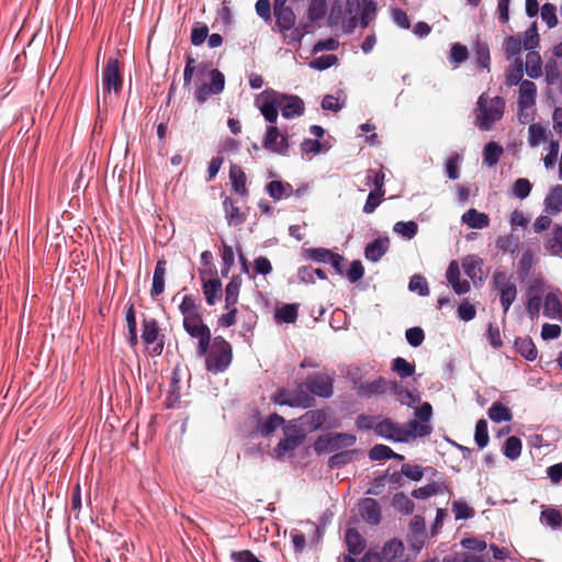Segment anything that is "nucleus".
Wrapping results in <instances>:
<instances>
[{"instance_id": "f257e3e1", "label": "nucleus", "mask_w": 562, "mask_h": 562, "mask_svg": "<svg viewBox=\"0 0 562 562\" xmlns=\"http://www.w3.org/2000/svg\"><path fill=\"white\" fill-rule=\"evenodd\" d=\"M179 311L183 316V328L191 338L198 340V356H205L212 340L211 329L203 322L201 314V305L192 295H184Z\"/></svg>"}, {"instance_id": "f03ea898", "label": "nucleus", "mask_w": 562, "mask_h": 562, "mask_svg": "<svg viewBox=\"0 0 562 562\" xmlns=\"http://www.w3.org/2000/svg\"><path fill=\"white\" fill-rule=\"evenodd\" d=\"M430 432L431 427L419 424L417 419L401 425L385 418L375 426V435L395 442H406L414 437H426Z\"/></svg>"}, {"instance_id": "7ed1b4c3", "label": "nucleus", "mask_w": 562, "mask_h": 562, "mask_svg": "<svg viewBox=\"0 0 562 562\" xmlns=\"http://www.w3.org/2000/svg\"><path fill=\"white\" fill-rule=\"evenodd\" d=\"M205 357V368L212 373L224 372L231 364L233 359V350L231 344L223 337L216 336Z\"/></svg>"}, {"instance_id": "20e7f679", "label": "nucleus", "mask_w": 562, "mask_h": 562, "mask_svg": "<svg viewBox=\"0 0 562 562\" xmlns=\"http://www.w3.org/2000/svg\"><path fill=\"white\" fill-rule=\"evenodd\" d=\"M505 100L502 97L488 98L482 93L477 100V126L482 131H487L492 125L499 121L504 115Z\"/></svg>"}, {"instance_id": "39448f33", "label": "nucleus", "mask_w": 562, "mask_h": 562, "mask_svg": "<svg viewBox=\"0 0 562 562\" xmlns=\"http://www.w3.org/2000/svg\"><path fill=\"white\" fill-rule=\"evenodd\" d=\"M493 288L497 291L504 314H507L510 305L517 297V285L512 277L505 271H495L492 281Z\"/></svg>"}, {"instance_id": "423d86ee", "label": "nucleus", "mask_w": 562, "mask_h": 562, "mask_svg": "<svg viewBox=\"0 0 562 562\" xmlns=\"http://www.w3.org/2000/svg\"><path fill=\"white\" fill-rule=\"evenodd\" d=\"M142 339L149 348L151 357L160 356L164 350V335L160 334V328L157 319L144 318L142 323Z\"/></svg>"}, {"instance_id": "0eeeda50", "label": "nucleus", "mask_w": 562, "mask_h": 562, "mask_svg": "<svg viewBox=\"0 0 562 562\" xmlns=\"http://www.w3.org/2000/svg\"><path fill=\"white\" fill-rule=\"evenodd\" d=\"M356 440V436L351 434H327L318 437V439L314 443V450L318 454L325 452H333L344 447L353 446Z\"/></svg>"}, {"instance_id": "6e6552de", "label": "nucleus", "mask_w": 562, "mask_h": 562, "mask_svg": "<svg viewBox=\"0 0 562 562\" xmlns=\"http://www.w3.org/2000/svg\"><path fill=\"white\" fill-rule=\"evenodd\" d=\"M123 78L120 70V61L116 58H109L102 71L103 97L113 91L119 94L122 90Z\"/></svg>"}, {"instance_id": "1a4fd4ad", "label": "nucleus", "mask_w": 562, "mask_h": 562, "mask_svg": "<svg viewBox=\"0 0 562 562\" xmlns=\"http://www.w3.org/2000/svg\"><path fill=\"white\" fill-rule=\"evenodd\" d=\"M272 402L278 405H288L290 407H310L313 398L303 390L279 389L271 397Z\"/></svg>"}, {"instance_id": "9d476101", "label": "nucleus", "mask_w": 562, "mask_h": 562, "mask_svg": "<svg viewBox=\"0 0 562 562\" xmlns=\"http://www.w3.org/2000/svg\"><path fill=\"white\" fill-rule=\"evenodd\" d=\"M392 381L383 376H375L372 380L356 381L355 389L360 397L371 398L373 396H383L390 392Z\"/></svg>"}, {"instance_id": "9b49d317", "label": "nucleus", "mask_w": 562, "mask_h": 562, "mask_svg": "<svg viewBox=\"0 0 562 562\" xmlns=\"http://www.w3.org/2000/svg\"><path fill=\"white\" fill-rule=\"evenodd\" d=\"M209 75L211 82L200 85L194 92L195 100L200 104L206 102L211 94H218L225 88V76L222 71L212 69Z\"/></svg>"}, {"instance_id": "f8f14e48", "label": "nucleus", "mask_w": 562, "mask_h": 562, "mask_svg": "<svg viewBox=\"0 0 562 562\" xmlns=\"http://www.w3.org/2000/svg\"><path fill=\"white\" fill-rule=\"evenodd\" d=\"M305 386L313 395L328 398L334 393V379L327 373H314L306 378Z\"/></svg>"}, {"instance_id": "ddd939ff", "label": "nucleus", "mask_w": 562, "mask_h": 562, "mask_svg": "<svg viewBox=\"0 0 562 562\" xmlns=\"http://www.w3.org/2000/svg\"><path fill=\"white\" fill-rule=\"evenodd\" d=\"M262 146L268 151L286 155L289 149V137L288 135L281 134L276 126H269L266 131Z\"/></svg>"}, {"instance_id": "4468645a", "label": "nucleus", "mask_w": 562, "mask_h": 562, "mask_svg": "<svg viewBox=\"0 0 562 562\" xmlns=\"http://www.w3.org/2000/svg\"><path fill=\"white\" fill-rule=\"evenodd\" d=\"M278 100L283 117L292 119L304 113V102L300 97L278 93Z\"/></svg>"}, {"instance_id": "2eb2a0df", "label": "nucleus", "mask_w": 562, "mask_h": 562, "mask_svg": "<svg viewBox=\"0 0 562 562\" xmlns=\"http://www.w3.org/2000/svg\"><path fill=\"white\" fill-rule=\"evenodd\" d=\"M305 436L300 434L296 428L293 432L285 430V438L281 439L274 448V454L277 459H282L288 452L295 450L304 440Z\"/></svg>"}, {"instance_id": "dca6fc26", "label": "nucleus", "mask_w": 562, "mask_h": 562, "mask_svg": "<svg viewBox=\"0 0 562 562\" xmlns=\"http://www.w3.org/2000/svg\"><path fill=\"white\" fill-rule=\"evenodd\" d=\"M359 514L369 525L376 526L381 521V508L379 503L373 498L367 497L360 501Z\"/></svg>"}, {"instance_id": "f3484780", "label": "nucleus", "mask_w": 562, "mask_h": 562, "mask_svg": "<svg viewBox=\"0 0 562 562\" xmlns=\"http://www.w3.org/2000/svg\"><path fill=\"white\" fill-rule=\"evenodd\" d=\"M228 177L233 191L243 198L248 196L247 176L243 168L235 164L231 165Z\"/></svg>"}, {"instance_id": "a211bd4d", "label": "nucleus", "mask_w": 562, "mask_h": 562, "mask_svg": "<svg viewBox=\"0 0 562 562\" xmlns=\"http://www.w3.org/2000/svg\"><path fill=\"white\" fill-rule=\"evenodd\" d=\"M202 291L207 305L213 306L222 300L223 288L218 278L205 280L202 278Z\"/></svg>"}, {"instance_id": "6ab92c4d", "label": "nucleus", "mask_w": 562, "mask_h": 562, "mask_svg": "<svg viewBox=\"0 0 562 562\" xmlns=\"http://www.w3.org/2000/svg\"><path fill=\"white\" fill-rule=\"evenodd\" d=\"M537 97V87L530 80H524L519 86L518 108L519 110L529 109L535 105Z\"/></svg>"}, {"instance_id": "aec40b11", "label": "nucleus", "mask_w": 562, "mask_h": 562, "mask_svg": "<svg viewBox=\"0 0 562 562\" xmlns=\"http://www.w3.org/2000/svg\"><path fill=\"white\" fill-rule=\"evenodd\" d=\"M166 274H167V260L165 258H160L155 267L153 274V284L150 290V295L156 297L164 293L165 283H166Z\"/></svg>"}, {"instance_id": "412c9836", "label": "nucleus", "mask_w": 562, "mask_h": 562, "mask_svg": "<svg viewBox=\"0 0 562 562\" xmlns=\"http://www.w3.org/2000/svg\"><path fill=\"white\" fill-rule=\"evenodd\" d=\"M445 492L451 493L449 484L434 481L425 486L415 488L412 492V496L417 499H427L434 495L443 494Z\"/></svg>"}, {"instance_id": "4be33fe9", "label": "nucleus", "mask_w": 562, "mask_h": 562, "mask_svg": "<svg viewBox=\"0 0 562 562\" xmlns=\"http://www.w3.org/2000/svg\"><path fill=\"white\" fill-rule=\"evenodd\" d=\"M544 212L557 215L562 212V184L554 186L544 199Z\"/></svg>"}, {"instance_id": "5701e85b", "label": "nucleus", "mask_w": 562, "mask_h": 562, "mask_svg": "<svg viewBox=\"0 0 562 562\" xmlns=\"http://www.w3.org/2000/svg\"><path fill=\"white\" fill-rule=\"evenodd\" d=\"M327 415L323 409L308 411L300 417L301 424L307 431L319 429L326 422Z\"/></svg>"}, {"instance_id": "b1692460", "label": "nucleus", "mask_w": 562, "mask_h": 562, "mask_svg": "<svg viewBox=\"0 0 562 562\" xmlns=\"http://www.w3.org/2000/svg\"><path fill=\"white\" fill-rule=\"evenodd\" d=\"M223 209L229 226H239L246 221V214L239 210L231 198H225Z\"/></svg>"}, {"instance_id": "393cba45", "label": "nucleus", "mask_w": 562, "mask_h": 562, "mask_svg": "<svg viewBox=\"0 0 562 562\" xmlns=\"http://www.w3.org/2000/svg\"><path fill=\"white\" fill-rule=\"evenodd\" d=\"M273 13L280 31H288L294 25L295 15L291 8L282 7V4L273 5Z\"/></svg>"}, {"instance_id": "a878e982", "label": "nucleus", "mask_w": 562, "mask_h": 562, "mask_svg": "<svg viewBox=\"0 0 562 562\" xmlns=\"http://www.w3.org/2000/svg\"><path fill=\"white\" fill-rule=\"evenodd\" d=\"M271 97H267L260 105V112L269 123H276L278 120V111L280 110L278 92L271 91Z\"/></svg>"}, {"instance_id": "bb28decb", "label": "nucleus", "mask_w": 562, "mask_h": 562, "mask_svg": "<svg viewBox=\"0 0 562 562\" xmlns=\"http://www.w3.org/2000/svg\"><path fill=\"white\" fill-rule=\"evenodd\" d=\"M389 249L387 238H376L369 243L364 249V256L372 262L379 261Z\"/></svg>"}, {"instance_id": "cd10ccee", "label": "nucleus", "mask_w": 562, "mask_h": 562, "mask_svg": "<svg viewBox=\"0 0 562 562\" xmlns=\"http://www.w3.org/2000/svg\"><path fill=\"white\" fill-rule=\"evenodd\" d=\"M345 541L348 548L349 554L358 555L362 553L366 548V541L362 536L355 529L349 528L345 535Z\"/></svg>"}, {"instance_id": "c85d7f7f", "label": "nucleus", "mask_w": 562, "mask_h": 562, "mask_svg": "<svg viewBox=\"0 0 562 562\" xmlns=\"http://www.w3.org/2000/svg\"><path fill=\"white\" fill-rule=\"evenodd\" d=\"M462 222L471 228L481 229L488 226L490 217L485 213H481L475 209H470L462 215Z\"/></svg>"}, {"instance_id": "c756f323", "label": "nucleus", "mask_w": 562, "mask_h": 562, "mask_svg": "<svg viewBox=\"0 0 562 562\" xmlns=\"http://www.w3.org/2000/svg\"><path fill=\"white\" fill-rule=\"evenodd\" d=\"M516 351L528 361L537 358L538 351L536 345L529 336L518 337L515 340Z\"/></svg>"}, {"instance_id": "7c9ffc66", "label": "nucleus", "mask_w": 562, "mask_h": 562, "mask_svg": "<svg viewBox=\"0 0 562 562\" xmlns=\"http://www.w3.org/2000/svg\"><path fill=\"white\" fill-rule=\"evenodd\" d=\"M241 282L243 280L240 276H233L231 281L226 284L225 308H231L232 306H235L237 304Z\"/></svg>"}, {"instance_id": "2f4dec72", "label": "nucleus", "mask_w": 562, "mask_h": 562, "mask_svg": "<svg viewBox=\"0 0 562 562\" xmlns=\"http://www.w3.org/2000/svg\"><path fill=\"white\" fill-rule=\"evenodd\" d=\"M266 191L273 200H281L291 196L293 188L288 182L272 180L266 186Z\"/></svg>"}, {"instance_id": "473e14b6", "label": "nucleus", "mask_w": 562, "mask_h": 562, "mask_svg": "<svg viewBox=\"0 0 562 562\" xmlns=\"http://www.w3.org/2000/svg\"><path fill=\"white\" fill-rule=\"evenodd\" d=\"M403 551L402 542L392 540L387 542L379 553L386 562H404L402 559Z\"/></svg>"}, {"instance_id": "72a5a7b5", "label": "nucleus", "mask_w": 562, "mask_h": 562, "mask_svg": "<svg viewBox=\"0 0 562 562\" xmlns=\"http://www.w3.org/2000/svg\"><path fill=\"white\" fill-rule=\"evenodd\" d=\"M544 248L553 256L562 252V226L553 225L551 233L544 244Z\"/></svg>"}, {"instance_id": "f704fd0d", "label": "nucleus", "mask_w": 562, "mask_h": 562, "mask_svg": "<svg viewBox=\"0 0 562 562\" xmlns=\"http://www.w3.org/2000/svg\"><path fill=\"white\" fill-rule=\"evenodd\" d=\"M391 370L395 372L401 379H406L415 374V363L408 362L402 357H396L392 360Z\"/></svg>"}, {"instance_id": "c9c22d12", "label": "nucleus", "mask_w": 562, "mask_h": 562, "mask_svg": "<svg viewBox=\"0 0 562 562\" xmlns=\"http://www.w3.org/2000/svg\"><path fill=\"white\" fill-rule=\"evenodd\" d=\"M487 414L494 423L510 422L513 419L512 411L501 402H494L488 408Z\"/></svg>"}, {"instance_id": "e433bc0d", "label": "nucleus", "mask_w": 562, "mask_h": 562, "mask_svg": "<svg viewBox=\"0 0 562 562\" xmlns=\"http://www.w3.org/2000/svg\"><path fill=\"white\" fill-rule=\"evenodd\" d=\"M284 418L277 413H273L267 417L266 420L258 425V431L261 436L268 437L276 431L278 427L284 424Z\"/></svg>"}, {"instance_id": "4c0bfd02", "label": "nucleus", "mask_w": 562, "mask_h": 562, "mask_svg": "<svg viewBox=\"0 0 562 562\" xmlns=\"http://www.w3.org/2000/svg\"><path fill=\"white\" fill-rule=\"evenodd\" d=\"M503 147L495 142H490L483 150V162L487 166H495L503 155Z\"/></svg>"}, {"instance_id": "58836bf2", "label": "nucleus", "mask_w": 562, "mask_h": 562, "mask_svg": "<svg viewBox=\"0 0 562 562\" xmlns=\"http://www.w3.org/2000/svg\"><path fill=\"white\" fill-rule=\"evenodd\" d=\"M299 315L297 304H284L276 312V319L281 323H294Z\"/></svg>"}, {"instance_id": "ea45409f", "label": "nucleus", "mask_w": 562, "mask_h": 562, "mask_svg": "<svg viewBox=\"0 0 562 562\" xmlns=\"http://www.w3.org/2000/svg\"><path fill=\"white\" fill-rule=\"evenodd\" d=\"M475 63L479 68L490 70V47L486 43L477 42L474 47Z\"/></svg>"}, {"instance_id": "a19ab883", "label": "nucleus", "mask_w": 562, "mask_h": 562, "mask_svg": "<svg viewBox=\"0 0 562 562\" xmlns=\"http://www.w3.org/2000/svg\"><path fill=\"white\" fill-rule=\"evenodd\" d=\"M392 506L400 513L408 515L414 512L415 505L413 501L403 492L394 494Z\"/></svg>"}, {"instance_id": "79ce46f5", "label": "nucleus", "mask_w": 562, "mask_h": 562, "mask_svg": "<svg viewBox=\"0 0 562 562\" xmlns=\"http://www.w3.org/2000/svg\"><path fill=\"white\" fill-rule=\"evenodd\" d=\"M541 57L539 53L530 50L526 56V72L530 78H538L541 75Z\"/></svg>"}, {"instance_id": "37998d69", "label": "nucleus", "mask_w": 562, "mask_h": 562, "mask_svg": "<svg viewBox=\"0 0 562 562\" xmlns=\"http://www.w3.org/2000/svg\"><path fill=\"white\" fill-rule=\"evenodd\" d=\"M547 130L539 123L530 124L528 127V143L531 147H537L540 143L547 140Z\"/></svg>"}, {"instance_id": "c03bdc74", "label": "nucleus", "mask_w": 562, "mask_h": 562, "mask_svg": "<svg viewBox=\"0 0 562 562\" xmlns=\"http://www.w3.org/2000/svg\"><path fill=\"white\" fill-rule=\"evenodd\" d=\"M522 76H524V63H522V59L521 58H516L514 67L510 68L506 72V81H505V83L507 86H509V87L517 86V85L520 86V82L524 81L522 80Z\"/></svg>"}, {"instance_id": "a18cd8bd", "label": "nucleus", "mask_w": 562, "mask_h": 562, "mask_svg": "<svg viewBox=\"0 0 562 562\" xmlns=\"http://www.w3.org/2000/svg\"><path fill=\"white\" fill-rule=\"evenodd\" d=\"M362 1V10L360 15V24L363 29H366L370 22L375 19L376 15V3L373 0H361Z\"/></svg>"}, {"instance_id": "49530a36", "label": "nucleus", "mask_w": 562, "mask_h": 562, "mask_svg": "<svg viewBox=\"0 0 562 562\" xmlns=\"http://www.w3.org/2000/svg\"><path fill=\"white\" fill-rule=\"evenodd\" d=\"M385 173L381 167L379 170L369 169L367 173V184L372 182L374 190L380 194H385L384 189Z\"/></svg>"}, {"instance_id": "de8ad7c7", "label": "nucleus", "mask_w": 562, "mask_h": 562, "mask_svg": "<svg viewBox=\"0 0 562 562\" xmlns=\"http://www.w3.org/2000/svg\"><path fill=\"white\" fill-rule=\"evenodd\" d=\"M474 440L479 448H484L487 446L490 441L487 422L484 418H481L476 422Z\"/></svg>"}, {"instance_id": "09e8293b", "label": "nucleus", "mask_w": 562, "mask_h": 562, "mask_svg": "<svg viewBox=\"0 0 562 562\" xmlns=\"http://www.w3.org/2000/svg\"><path fill=\"white\" fill-rule=\"evenodd\" d=\"M503 451L508 459H517L521 453V440L516 436L508 437Z\"/></svg>"}, {"instance_id": "8fccbe9b", "label": "nucleus", "mask_w": 562, "mask_h": 562, "mask_svg": "<svg viewBox=\"0 0 562 562\" xmlns=\"http://www.w3.org/2000/svg\"><path fill=\"white\" fill-rule=\"evenodd\" d=\"M524 42L519 36L512 35L504 43V50L507 59L520 54Z\"/></svg>"}, {"instance_id": "3c124183", "label": "nucleus", "mask_w": 562, "mask_h": 562, "mask_svg": "<svg viewBox=\"0 0 562 562\" xmlns=\"http://www.w3.org/2000/svg\"><path fill=\"white\" fill-rule=\"evenodd\" d=\"M561 312V303L559 297L553 294H547L543 303V314L548 317H555Z\"/></svg>"}, {"instance_id": "603ef678", "label": "nucleus", "mask_w": 562, "mask_h": 562, "mask_svg": "<svg viewBox=\"0 0 562 562\" xmlns=\"http://www.w3.org/2000/svg\"><path fill=\"white\" fill-rule=\"evenodd\" d=\"M390 393L396 395L397 400L405 405H411L415 402V396L411 391L404 389L398 382L392 381Z\"/></svg>"}, {"instance_id": "864d4df0", "label": "nucleus", "mask_w": 562, "mask_h": 562, "mask_svg": "<svg viewBox=\"0 0 562 562\" xmlns=\"http://www.w3.org/2000/svg\"><path fill=\"white\" fill-rule=\"evenodd\" d=\"M393 231L407 239H412L418 232V225L414 221L397 222Z\"/></svg>"}, {"instance_id": "5fc2aeb1", "label": "nucleus", "mask_w": 562, "mask_h": 562, "mask_svg": "<svg viewBox=\"0 0 562 562\" xmlns=\"http://www.w3.org/2000/svg\"><path fill=\"white\" fill-rule=\"evenodd\" d=\"M326 0H312L307 10L308 20L314 22L322 19L326 14Z\"/></svg>"}, {"instance_id": "6e6d98bb", "label": "nucleus", "mask_w": 562, "mask_h": 562, "mask_svg": "<svg viewBox=\"0 0 562 562\" xmlns=\"http://www.w3.org/2000/svg\"><path fill=\"white\" fill-rule=\"evenodd\" d=\"M540 15L542 21L547 24L549 29L557 26L558 16H557V7L552 3H544L540 9Z\"/></svg>"}, {"instance_id": "4d7b16f0", "label": "nucleus", "mask_w": 562, "mask_h": 562, "mask_svg": "<svg viewBox=\"0 0 562 562\" xmlns=\"http://www.w3.org/2000/svg\"><path fill=\"white\" fill-rule=\"evenodd\" d=\"M496 246L503 251L514 254L519 247V238L513 234L502 236L497 239Z\"/></svg>"}, {"instance_id": "13d9d810", "label": "nucleus", "mask_w": 562, "mask_h": 562, "mask_svg": "<svg viewBox=\"0 0 562 562\" xmlns=\"http://www.w3.org/2000/svg\"><path fill=\"white\" fill-rule=\"evenodd\" d=\"M452 512L457 520L470 519L475 515L474 509L461 501H454L452 503Z\"/></svg>"}, {"instance_id": "bf43d9fd", "label": "nucleus", "mask_w": 562, "mask_h": 562, "mask_svg": "<svg viewBox=\"0 0 562 562\" xmlns=\"http://www.w3.org/2000/svg\"><path fill=\"white\" fill-rule=\"evenodd\" d=\"M532 184L526 178L517 179L512 187L513 194L520 200L526 199L530 194Z\"/></svg>"}, {"instance_id": "052dcab7", "label": "nucleus", "mask_w": 562, "mask_h": 562, "mask_svg": "<svg viewBox=\"0 0 562 562\" xmlns=\"http://www.w3.org/2000/svg\"><path fill=\"white\" fill-rule=\"evenodd\" d=\"M305 257L315 262H328L333 251L326 248H308L304 250Z\"/></svg>"}, {"instance_id": "680f3d73", "label": "nucleus", "mask_w": 562, "mask_h": 562, "mask_svg": "<svg viewBox=\"0 0 562 562\" xmlns=\"http://www.w3.org/2000/svg\"><path fill=\"white\" fill-rule=\"evenodd\" d=\"M524 42L525 49L531 50L535 47L539 45V34H538V27L537 23L533 22L528 30L524 34V38L521 40Z\"/></svg>"}, {"instance_id": "e2e57ef3", "label": "nucleus", "mask_w": 562, "mask_h": 562, "mask_svg": "<svg viewBox=\"0 0 562 562\" xmlns=\"http://www.w3.org/2000/svg\"><path fill=\"white\" fill-rule=\"evenodd\" d=\"M408 289L413 292H418L419 295L426 296L429 294V288L425 277L414 274L408 283Z\"/></svg>"}, {"instance_id": "0e129e2a", "label": "nucleus", "mask_w": 562, "mask_h": 562, "mask_svg": "<svg viewBox=\"0 0 562 562\" xmlns=\"http://www.w3.org/2000/svg\"><path fill=\"white\" fill-rule=\"evenodd\" d=\"M393 454L394 451L385 445H375L369 451V458L374 461L389 460Z\"/></svg>"}, {"instance_id": "69168bd1", "label": "nucleus", "mask_w": 562, "mask_h": 562, "mask_svg": "<svg viewBox=\"0 0 562 562\" xmlns=\"http://www.w3.org/2000/svg\"><path fill=\"white\" fill-rule=\"evenodd\" d=\"M460 155L458 153H453L447 159L445 169L447 177L451 180H457L460 177L459 170Z\"/></svg>"}, {"instance_id": "338daca9", "label": "nucleus", "mask_w": 562, "mask_h": 562, "mask_svg": "<svg viewBox=\"0 0 562 562\" xmlns=\"http://www.w3.org/2000/svg\"><path fill=\"white\" fill-rule=\"evenodd\" d=\"M469 57V50L465 45L454 43L450 49V61L454 64L464 63Z\"/></svg>"}, {"instance_id": "774afa93", "label": "nucleus", "mask_w": 562, "mask_h": 562, "mask_svg": "<svg viewBox=\"0 0 562 562\" xmlns=\"http://www.w3.org/2000/svg\"><path fill=\"white\" fill-rule=\"evenodd\" d=\"M541 517L546 520L547 525L552 528H560L562 526V514L559 509L547 508L542 510Z\"/></svg>"}]
</instances>
